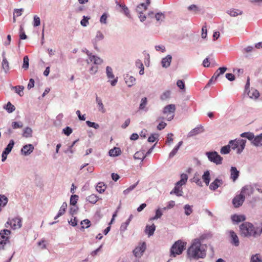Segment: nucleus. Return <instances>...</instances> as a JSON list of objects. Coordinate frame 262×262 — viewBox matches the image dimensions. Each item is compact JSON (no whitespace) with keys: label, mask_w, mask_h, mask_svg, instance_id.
Instances as JSON below:
<instances>
[{"label":"nucleus","mask_w":262,"mask_h":262,"mask_svg":"<svg viewBox=\"0 0 262 262\" xmlns=\"http://www.w3.org/2000/svg\"><path fill=\"white\" fill-rule=\"evenodd\" d=\"M187 254L190 258H203L206 255V247L201 244L199 238H195L192 241L190 247L188 249Z\"/></svg>","instance_id":"1"},{"label":"nucleus","mask_w":262,"mask_h":262,"mask_svg":"<svg viewBox=\"0 0 262 262\" xmlns=\"http://www.w3.org/2000/svg\"><path fill=\"white\" fill-rule=\"evenodd\" d=\"M241 235L244 237H256L260 235L253 225L250 222H244L239 226Z\"/></svg>","instance_id":"2"},{"label":"nucleus","mask_w":262,"mask_h":262,"mask_svg":"<svg viewBox=\"0 0 262 262\" xmlns=\"http://www.w3.org/2000/svg\"><path fill=\"white\" fill-rule=\"evenodd\" d=\"M186 243L181 240H178L172 246L170 249L171 255L175 257L177 255L182 254L185 249Z\"/></svg>","instance_id":"3"},{"label":"nucleus","mask_w":262,"mask_h":262,"mask_svg":"<svg viewBox=\"0 0 262 262\" xmlns=\"http://www.w3.org/2000/svg\"><path fill=\"white\" fill-rule=\"evenodd\" d=\"M205 155L211 162L217 165L222 164L223 158L216 151H207L205 153Z\"/></svg>","instance_id":"4"},{"label":"nucleus","mask_w":262,"mask_h":262,"mask_svg":"<svg viewBox=\"0 0 262 262\" xmlns=\"http://www.w3.org/2000/svg\"><path fill=\"white\" fill-rule=\"evenodd\" d=\"M82 51L85 53L88 56L89 59L86 60V63L88 64L91 62H93L94 64H101L102 63L103 60L102 59L97 56L93 55L92 53L86 48L82 49Z\"/></svg>","instance_id":"5"},{"label":"nucleus","mask_w":262,"mask_h":262,"mask_svg":"<svg viewBox=\"0 0 262 262\" xmlns=\"http://www.w3.org/2000/svg\"><path fill=\"white\" fill-rule=\"evenodd\" d=\"M176 111V106L174 104H169L165 106L163 110V113L166 115V119L168 121H171L174 116V112Z\"/></svg>","instance_id":"6"},{"label":"nucleus","mask_w":262,"mask_h":262,"mask_svg":"<svg viewBox=\"0 0 262 262\" xmlns=\"http://www.w3.org/2000/svg\"><path fill=\"white\" fill-rule=\"evenodd\" d=\"M227 69V68L224 67L219 68L209 80L207 86H210L212 84V81L216 80L221 75H223L226 71Z\"/></svg>","instance_id":"7"},{"label":"nucleus","mask_w":262,"mask_h":262,"mask_svg":"<svg viewBox=\"0 0 262 262\" xmlns=\"http://www.w3.org/2000/svg\"><path fill=\"white\" fill-rule=\"evenodd\" d=\"M146 248V243H140L133 251L134 254L136 257H141Z\"/></svg>","instance_id":"8"},{"label":"nucleus","mask_w":262,"mask_h":262,"mask_svg":"<svg viewBox=\"0 0 262 262\" xmlns=\"http://www.w3.org/2000/svg\"><path fill=\"white\" fill-rule=\"evenodd\" d=\"M21 218L17 216L13 218L11 220L8 221L6 223V224L10 225L12 228L13 229H16L20 228L21 227Z\"/></svg>","instance_id":"9"},{"label":"nucleus","mask_w":262,"mask_h":262,"mask_svg":"<svg viewBox=\"0 0 262 262\" xmlns=\"http://www.w3.org/2000/svg\"><path fill=\"white\" fill-rule=\"evenodd\" d=\"M106 74L107 78L114 79L113 80L110 81L111 84L112 86H115L118 81V77L115 78V75L113 74V69L111 67L107 66L106 68Z\"/></svg>","instance_id":"10"},{"label":"nucleus","mask_w":262,"mask_h":262,"mask_svg":"<svg viewBox=\"0 0 262 262\" xmlns=\"http://www.w3.org/2000/svg\"><path fill=\"white\" fill-rule=\"evenodd\" d=\"M245 199V196L241 193L239 194L236 195L232 200V203L234 206L236 208L239 207L243 204Z\"/></svg>","instance_id":"11"},{"label":"nucleus","mask_w":262,"mask_h":262,"mask_svg":"<svg viewBox=\"0 0 262 262\" xmlns=\"http://www.w3.org/2000/svg\"><path fill=\"white\" fill-rule=\"evenodd\" d=\"M183 185V184L179 183V182H177L175 185L174 188L170 191V194H174L178 196H182L183 192L182 186Z\"/></svg>","instance_id":"12"},{"label":"nucleus","mask_w":262,"mask_h":262,"mask_svg":"<svg viewBox=\"0 0 262 262\" xmlns=\"http://www.w3.org/2000/svg\"><path fill=\"white\" fill-rule=\"evenodd\" d=\"M104 38V35L100 31H98L96 32V36L92 40V42L95 49H97V42L100 40H103Z\"/></svg>","instance_id":"13"},{"label":"nucleus","mask_w":262,"mask_h":262,"mask_svg":"<svg viewBox=\"0 0 262 262\" xmlns=\"http://www.w3.org/2000/svg\"><path fill=\"white\" fill-rule=\"evenodd\" d=\"M204 132L203 127L201 125L195 127L191 131H190L187 134V137L190 138L196 136Z\"/></svg>","instance_id":"14"},{"label":"nucleus","mask_w":262,"mask_h":262,"mask_svg":"<svg viewBox=\"0 0 262 262\" xmlns=\"http://www.w3.org/2000/svg\"><path fill=\"white\" fill-rule=\"evenodd\" d=\"M228 233L231 239V243L235 246H238L239 244V242L236 234L232 230L229 231Z\"/></svg>","instance_id":"15"},{"label":"nucleus","mask_w":262,"mask_h":262,"mask_svg":"<svg viewBox=\"0 0 262 262\" xmlns=\"http://www.w3.org/2000/svg\"><path fill=\"white\" fill-rule=\"evenodd\" d=\"M34 149V146L32 144H29L23 146L21 149V151L25 156L29 155Z\"/></svg>","instance_id":"16"},{"label":"nucleus","mask_w":262,"mask_h":262,"mask_svg":"<svg viewBox=\"0 0 262 262\" xmlns=\"http://www.w3.org/2000/svg\"><path fill=\"white\" fill-rule=\"evenodd\" d=\"M11 232L9 230L4 229L2 230L0 232V235L1 238L3 239L2 241L1 242V244L5 245L6 244V241L8 239V235H10Z\"/></svg>","instance_id":"17"},{"label":"nucleus","mask_w":262,"mask_h":262,"mask_svg":"<svg viewBox=\"0 0 262 262\" xmlns=\"http://www.w3.org/2000/svg\"><path fill=\"white\" fill-rule=\"evenodd\" d=\"M124 80L128 87H131L135 84L136 78L129 74H126L124 76Z\"/></svg>","instance_id":"18"},{"label":"nucleus","mask_w":262,"mask_h":262,"mask_svg":"<svg viewBox=\"0 0 262 262\" xmlns=\"http://www.w3.org/2000/svg\"><path fill=\"white\" fill-rule=\"evenodd\" d=\"M172 61V56L170 55H167L165 57L163 58L161 60V65L163 68H167L169 67Z\"/></svg>","instance_id":"19"},{"label":"nucleus","mask_w":262,"mask_h":262,"mask_svg":"<svg viewBox=\"0 0 262 262\" xmlns=\"http://www.w3.org/2000/svg\"><path fill=\"white\" fill-rule=\"evenodd\" d=\"M223 182L222 180L217 178L215 179L213 182H212L209 188L211 190H215L217 189L221 185H222Z\"/></svg>","instance_id":"20"},{"label":"nucleus","mask_w":262,"mask_h":262,"mask_svg":"<svg viewBox=\"0 0 262 262\" xmlns=\"http://www.w3.org/2000/svg\"><path fill=\"white\" fill-rule=\"evenodd\" d=\"M239 174V171L234 166H231L230 169V178L233 182H235L238 178Z\"/></svg>","instance_id":"21"},{"label":"nucleus","mask_w":262,"mask_h":262,"mask_svg":"<svg viewBox=\"0 0 262 262\" xmlns=\"http://www.w3.org/2000/svg\"><path fill=\"white\" fill-rule=\"evenodd\" d=\"M252 143L257 147L262 146V133L255 137L254 136Z\"/></svg>","instance_id":"22"},{"label":"nucleus","mask_w":262,"mask_h":262,"mask_svg":"<svg viewBox=\"0 0 262 262\" xmlns=\"http://www.w3.org/2000/svg\"><path fill=\"white\" fill-rule=\"evenodd\" d=\"M241 193L245 196V195H250L253 193V188L251 186L246 185L242 188Z\"/></svg>","instance_id":"23"},{"label":"nucleus","mask_w":262,"mask_h":262,"mask_svg":"<svg viewBox=\"0 0 262 262\" xmlns=\"http://www.w3.org/2000/svg\"><path fill=\"white\" fill-rule=\"evenodd\" d=\"M231 220L233 222L238 223L244 221L246 220V217L244 215L234 214L231 216Z\"/></svg>","instance_id":"24"},{"label":"nucleus","mask_w":262,"mask_h":262,"mask_svg":"<svg viewBox=\"0 0 262 262\" xmlns=\"http://www.w3.org/2000/svg\"><path fill=\"white\" fill-rule=\"evenodd\" d=\"M227 13L232 17H235L237 15H242L243 11L239 9H231L227 10Z\"/></svg>","instance_id":"25"},{"label":"nucleus","mask_w":262,"mask_h":262,"mask_svg":"<svg viewBox=\"0 0 262 262\" xmlns=\"http://www.w3.org/2000/svg\"><path fill=\"white\" fill-rule=\"evenodd\" d=\"M248 95L251 99H257L259 96V92L255 89H252L248 92Z\"/></svg>","instance_id":"26"},{"label":"nucleus","mask_w":262,"mask_h":262,"mask_svg":"<svg viewBox=\"0 0 262 262\" xmlns=\"http://www.w3.org/2000/svg\"><path fill=\"white\" fill-rule=\"evenodd\" d=\"M202 179L205 184L208 186L210 181V174L209 170H206L204 172L202 176Z\"/></svg>","instance_id":"27"},{"label":"nucleus","mask_w":262,"mask_h":262,"mask_svg":"<svg viewBox=\"0 0 262 262\" xmlns=\"http://www.w3.org/2000/svg\"><path fill=\"white\" fill-rule=\"evenodd\" d=\"M121 153V149L119 147H114L110 150L108 152L109 156L111 157H117L119 156Z\"/></svg>","instance_id":"28"},{"label":"nucleus","mask_w":262,"mask_h":262,"mask_svg":"<svg viewBox=\"0 0 262 262\" xmlns=\"http://www.w3.org/2000/svg\"><path fill=\"white\" fill-rule=\"evenodd\" d=\"M156 226L154 224H152L151 226H146L145 232L146 234L148 235V236H150L154 234Z\"/></svg>","instance_id":"29"},{"label":"nucleus","mask_w":262,"mask_h":262,"mask_svg":"<svg viewBox=\"0 0 262 262\" xmlns=\"http://www.w3.org/2000/svg\"><path fill=\"white\" fill-rule=\"evenodd\" d=\"M246 141L244 139H238V148L236 151L237 154H241L244 149L245 148L246 145Z\"/></svg>","instance_id":"30"},{"label":"nucleus","mask_w":262,"mask_h":262,"mask_svg":"<svg viewBox=\"0 0 262 262\" xmlns=\"http://www.w3.org/2000/svg\"><path fill=\"white\" fill-rule=\"evenodd\" d=\"M96 101L98 104L99 111L102 113H104L105 112V109L104 108L101 98L97 96L96 98Z\"/></svg>","instance_id":"31"},{"label":"nucleus","mask_w":262,"mask_h":262,"mask_svg":"<svg viewBox=\"0 0 262 262\" xmlns=\"http://www.w3.org/2000/svg\"><path fill=\"white\" fill-rule=\"evenodd\" d=\"M98 196L94 194H92L88 196L86 198V200L87 201H88L89 203L93 204H95L98 201Z\"/></svg>","instance_id":"32"},{"label":"nucleus","mask_w":262,"mask_h":262,"mask_svg":"<svg viewBox=\"0 0 262 262\" xmlns=\"http://www.w3.org/2000/svg\"><path fill=\"white\" fill-rule=\"evenodd\" d=\"M145 157L146 156L144 155V151H137L134 155L135 159L142 160V161H143Z\"/></svg>","instance_id":"33"},{"label":"nucleus","mask_w":262,"mask_h":262,"mask_svg":"<svg viewBox=\"0 0 262 262\" xmlns=\"http://www.w3.org/2000/svg\"><path fill=\"white\" fill-rule=\"evenodd\" d=\"M241 137L247 138L248 140L252 141L254 137V135L251 132H244L241 134Z\"/></svg>","instance_id":"34"},{"label":"nucleus","mask_w":262,"mask_h":262,"mask_svg":"<svg viewBox=\"0 0 262 262\" xmlns=\"http://www.w3.org/2000/svg\"><path fill=\"white\" fill-rule=\"evenodd\" d=\"M116 3L117 6H118L119 7L122 8L124 13L125 14V15L126 16H127V17L130 16L129 11L128 8L125 5L120 4L118 3L117 2H116Z\"/></svg>","instance_id":"35"},{"label":"nucleus","mask_w":262,"mask_h":262,"mask_svg":"<svg viewBox=\"0 0 262 262\" xmlns=\"http://www.w3.org/2000/svg\"><path fill=\"white\" fill-rule=\"evenodd\" d=\"M96 189L97 191L100 193H102L105 191L106 189V186L103 183L99 182L97 185Z\"/></svg>","instance_id":"36"},{"label":"nucleus","mask_w":262,"mask_h":262,"mask_svg":"<svg viewBox=\"0 0 262 262\" xmlns=\"http://www.w3.org/2000/svg\"><path fill=\"white\" fill-rule=\"evenodd\" d=\"M32 130L30 127H26L23 131V136L26 138L32 137Z\"/></svg>","instance_id":"37"},{"label":"nucleus","mask_w":262,"mask_h":262,"mask_svg":"<svg viewBox=\"0 0 262 262\" xmlns=\"http://www.w3.org/2000/svg\"><path fill=\"white\" fill-rule=\"evenodd\" d=\"M250 262H262V258L259 254L252 255L250 258Z\"/></svg>","instance_id":"38"},{"label":"nucleus","mask_w":262,"mask_h":262,"mask_svg":"<svg viewBox=\"0 0 262 262\" xmlns=\"http://www.w3.org/2000/svg\"><path fill=\"white\" fill-rule=\"evenodd\" d=\"M184 209L185 214L187 216L190 215L193 211L192 206L189 205L188 204L184 205Z\"/></svg>","instance_id":"39"},{"label":"nucleus","mask_w":262,"mask_h":262,"mask_svg":"<svg viewBox=\"0 0 262 262\" xmlns=\"http://www.w3.org/2000/svg\"><path fill=\"white\" fill-rule=\"evenodd\" d=\"M13 90H15V93L18 94L20 96H22L24 94L23 90L24 89L23 86H15L12 88Z\"/></svg>","instance_id":"40"},{"label":"nucleus","mask_w":262,"mask_h":262,"mask_svg":"<svg viewBox=\"0 0 262 262\" xmlns=\"http://www.w3.org/2000/svg\"><path fill=\"white\" fill-rule=\"evenodd\" d=\"M229 144L230 145V148L233 149H237L238 148V140H231L229 141Z\"/></svg>","instance_id":"41"},{"label":"nucleus","mask_w":262,"mask_h":262,"mask_svg":"<svg viewBox=\"0 0 262 262\" xmlns=\"http://www.w3.org/2000/svg\"><path fill=\"white\" fill-rule=\"evenodd\" d=\"M29 59L28 56H25L23 58V63L22 68L25 70H27L29 68Z\"/></svg>","instance_id":"42"},{"label":"nucleus","mask_w":262,"mask_h":262,"mask_svg":"<svg viewBox=\"0 0 262 262\" xmlns=\"http://www.w3.org/2000/svg\"><path fill=\"white\" fill-rule=\"evenodd\" d=\"M147 104V99L146 97L142 98L141 100V102L139 105L140 110H144Z\"/></svg>","instance_id":"43"},{"label":"nucleus","mask_w":262,"mask_h":262,"mask_svg":"<svg viewBox=\"0 0 262 262\" xmlns=\"http://www.w3.org/2000/svg\"><path fill=\"white\" fill-rule=\"evenodd\" d=\"M147 9V5L144 3H142L139 5L136 9L137 12L139 13H143V11Z\"/></svg>","instance_id":"44"},{"label":"nucleus","mask_w":262,"mask_h":262,"mask_svg":"<svg viewBox=\"0 0 262 262\" xmlns=\"http://www.w3.org/2000/svg\"><path fill=\"white\" fill-rule=\"evenodd\" d=\"M138 183H139V181L136 182L135 184L130 186L128 188H127V189L124 190L123 191L124 194V195L128 194L130 191L133 190L136 188V187L137 186Z\"/></svg>","instance_id":"45"},{"label":"nucleus","mask_w":262,"mask_h":262,"mask_svg":"<svg viewBox=\"0 0 262 262\" xmlns=\"http://www.w3.org/2000/svg\"><path fill=\"white\" fill-rule=\"evenodd\" d=\"M230 151V144H228L227 145L224 146L222 147L221 149V153L222 154H228Z\"/></svg>","instance_id":"46"},{"label":"nucleus","mask_w":262,"mask_h":262,"mask_svg":"<svg viewBox=\"0 0 262 262\" xmlns=\"http://www.w3.org/2000/svg\"><path fill=\"white\" fill-rule=\"evenodd\" d=\"M155 18L158 21H162L165 18V15L162 12L157 13L155 15Z\"/></svg>","instance_id":"47"},{"label":"nucleus","mask_w":262,"mask_h":262,"mask_svg":"<svg viewBox=\"0 0 262 262\" xmlns=\"http://www.w3.org/2000/svg\"><path fill=\"white\" fill-rule=\"evenodd\" d=\"M78 200V196L76 194H73L71 196L70 198V205L72 206L76 205L77 201Z\"/></svg>","instance_id":"48"},{"label":"nucleus","mask_w":262,"mask_h":262,"mask_svg":"<svg viewBox=\"0 0 262 262\" xmlns=\"http://www.w3.org/2000/svg\"><path fill=\"white\" fill-rule=\"evenodd\" d=\"M181 179L180 181H178V182H179V183H181L183 185H185L187 181V180H188V176L187 174L186 173H182L181 174Z\"/></svg>","instance_id":"49"},{"label":"nucleus","mask_w":262,"mask_h":262,"mask_svg":"<svg viewBox=\"0 0 262 262\" xmlns=\"http://www.w3.org/2000/svg\"><path fill=\"white\" fill-rule=\"evenodd\" d=\"M14 141L13 140H11L9 141V144L7 145L6 147L5 148V150L9 152V153L11 151L14 145Z\"/></svg>","instance_id":"50"},{"label":"nucleus","mask_w":262,"mask_h":262,"mask_svg":"<svg viewBox=\"0 0 262 262\" xmlns=\"http://www.w3.org/2000/svg\"><path fill=\"white\" fill-rule=\"evenodd\" d=\"M162 215H163V213H162V210L159 208L156 210V214H155V216L152 217L151 219V220H157L158 219H160L162 216Z\"/></svg>","instance_id":"51"},{"label":"nucleus","mask_w":262,"mask_h":262,"mask_svg":"<svg viewBox=\"0 0 262 262\" xmlns=\"http://www.w3.org/2000/svg\"><path fill=\"white\" fill-rule=\"evenodd\" d=\"M90 19V17L83 16V18L80 21L81 25L83 27H86L89 24V20Z\"/></svg>","instance_id":"52"},{"label":"nucleus","mask_w":262,"mask_h":262,"mask_svg":"<svg viewBox=\"0 0 262 262\" xmlns=\"http://www.w3.org/2000/svg\"><path fill=\"white\" fill-rule=\"evenodd\" d=\"M170 93H170V91H166L164 92V93H163L161 94V95L160 96V99L162 100H166L167 99H168L170 97Z\"/></svg>","instance_id":"53"},{"label":"nucleus","mask_w":262,"mask_h":262,"mask_svg":"<svg viewBox=\"0 0 262 262\" xmlns=\"http://www.w3.org/2000/svg\"><path fill=\"white\" fill-rule=\"evenodd\" d=\"M5 108L9 113H12L13 111H14L15 109V106L13 105H12L10 102H8L7 103Z\"/></svg>","instance_id":"54"},{"label":"nucleus","mask_w":262,"mask_h":262,"mask_svg":"<svg viewBox=\"0 0 262 262\" xmlns=\"http://www.w3.org/2000/svg\"><path fill=\"white\" fill-rule=\"evenodd\" d=\"M2 68L6 73L9 70V62L5 58L3 60Z\"/></svg>","instance_id":"55"},{"label":"nucleus","mask_w":262,"mask_h":262,"mask_svg":"<svg viewBox=\"0 0 262 262\" xmlns=\"http://www.w3.org/2000/svg\"><path fill=\"white\" fill-rule=\"evenodd\" d=\"M81 225L82 228H87L90 226L91 222L89 220L85 219L81 222Z\"/></svg>","instance_id":"56"},{"label":"nucleus","mask_w":262,"mask_h":262,"mask_svg":"<svg viewBox=\"0 0 262 262\" xmlns=\"http://www.w3.org/2000/svg\"><path fill=\"white\" fill-rule=\"evenodd\" d=\"M67 203L63 202L62 203L61 206L60 207V209L58 212L59 214V215H62L64 213L66 210L67 209Z\"/></svg>","instance_id":"57"},{"label":"nucleus","mask_w":262,"mask_h":262,"mask_svg":"<svg viewBox=\"0 0 262 262\" xmlns=\"http://www.w3.org/2000/svg\"><path fill=\"white\" fill-rule=\"evenodd\" d=\"M23 126V123L21 121L13 122L12 123V127L13 129L21 128Z\"/></svg>","instance_id":"58"},{"label":"nucleus","mask_w":262,"mask_h":262,"mask_svg":"<svg viewBox=\"0 0 262 262\" xmlns=\"http://www.w3.org/2000/svg\"><path fill=\"white\" fill-rule=\"evenodd\" d=\"M159 137L158 134H152L148 138V141L149 142H154Z\"/></svg>","instance_id":"59"},{"label":"nucleus","mask_w":262,"mask_h":262,"mask_svg":"<svg viewBox=\"0 0 262 262\" xmlns=\"http://www.w3.org/2000/svg\"><path fill=\"white\" fill-rule=\"evenodd\" d=\"M86 124L90 127H93L95 129H98L99 127V125L96 123L91 122L90 121H86Z\"/></svg>","instance_id":"60"},{"label":"nucleus","mask_w":262,"mask_h":262,"mask_svg":"<svg viewBox=\"0 0 262 262\" xmlns=\"http://www.w3.org/2000/svg\"><path fill=\"white\" fill-rule=\"evenodd\" d=\"M24 11V9H15L14 10L13 15L14 17L20 16L22 14V12Z\"/></svg>","instance_id":"61"},{"label":"nucleus","mask_w":262,"mask_h":262,"mask_svg":"<svg viewBox=\"0 0 262 262\" xmlns=\"http://www.w3.org/2000/svg\"><path fill=\"white\" fill-rule=\"evenodd\" d=\"M40 24V18L37 15H34L33 17V26L34 27L39 26Z\"/></svg>","instance_id":"62"},{"label":"nucleus","mask_w":262,"mask_h":262,"mask_svg":"<svg viewBox=\"0 0 262 262\" xmlns=\"http://www.w3.org/2000/svg\"><path fill=\"white\" fill-rule=\"evenodd\" d=\"M19 37L21 39H25L27 38V35L25 33L22 26H20L19 28Z\"/></svg>","instance_id":"63"},{"label":"nucleus","mask_w":262,"mask_h":262,"mask_svg":"<svg viewBox=\"0 0 262 262\" xmlns=\"http://www.w3.org/2000/svg\"><path fill=\"white\" fill-rule=\"evenodd\" d=\"M108 14L106 13H104L101 16L100 21L101 24H106L107 23V18Z\"/></svg>","instance_id":"64"}]
</instances>
